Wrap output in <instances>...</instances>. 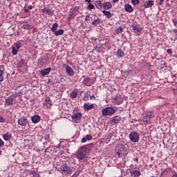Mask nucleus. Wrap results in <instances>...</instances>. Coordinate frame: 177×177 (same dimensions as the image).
<instances>
[{"label": "nucleus", "mask_w": 177, "mask_h": 177, "mask_svg": "<svg viewBox=\"0 0 177 177\" xmlns=\"http://www.w3.org/2000/svg\"><path fill=\"white\" fill-rule=\"evenodd\" d=\"M93 146V143L88 144L87 145H84L81 147L77 151L75 156L76 158L78 160H84L85 157L88 154V151H91L92 150L91 147Z\"/></svg>", "instance_id": "obj_1"}, {"label": "nucleus", "mask_w": 177, "mask_h": 177, "mask_svg": "<svg viewBox=\"0 0 177 177\" xmlns=\"http://www.w3.org/2000/svg\"><path fill=\"white\" fill-rule=\"evenodd\" d=\"M115 153L118 156V158H121L124 156H127V147L124 145L119 144L115 147Z\"/></svg>", "instance_id": "obj_2"}, {"label": "nucleus", "mask_w": 177, "mask_h": 177, "mask_svg": "<svg viewBox=\"0 0 177 177\" xmlns=\"http://www.w3.org/2000/svg\"><path fill=\"white\" fill-rule=\"evenodd\" d=\"M60 170L63 174H71L73 172V167L70 166L66 162H63L61 165Z\"/></svg>", "instance_id": "obj_3"}, {"label": "nucleus", "mask_w": 177, "mask_h": 177, "mask_svg": "<svg viewBox=\"0 0 177 177\" xmlns=\"http://www.w3.org/2000/svg\"><path fill=\"white\" fill-rule=\"evenodd\" d=\"M115 111V109L111 106H108L102 110V115L104 117H106V115H113V114H114Z\"/></svg>", "instance_id": "obj_4"}, {"label": "nucleus", "mask_w": 177, "mask_h": 177, "mask_svg": "<svg viewBox=\"0 0 177 177\" xmlns=\"http://www.w3.org/2000/svg\"><path fill=\"white\" fill-rule=\"evenodd\" d=\"M129 138L131 142H133V143H138V142H139V139L140 138L139 137V133H138L136 131L131 132L129 134Z\"/></svg>", "instance_id": "obj_5"}, {"label": "nucleus", "mask_w": 177, "mask_h": 177, "mask_svg": "<svg viewBox=\"0 0 177 177\" xmlns=\"http://www.w3.org/2000/svg\"><path fill=\"white\" fill-rule=\"evenodd\" d=\"M82 117V113L80 112L75 113L71 115L72 122H75L76 124L81 121Z\"/></svg>", "instance_id": "obj_6"}, {"label": "nucleus", "mask_w": 177, "mask_h": 177, "mask_svg": "<svg viewBox=\"0 0 177 177\" xmlns=\"http://www.w3.org/2000/svg\"><path fill=\"white\" fill-rule=\"evenodd\" d=\"M151 118H154V113L148 111L142 118L143 122H149Z\"/></svg>", "instance_id": "obj_7"}, {"label": "nucleus", "mask_w": 177, "mask_h": 177, "mask_svg": "<svg viewBox=\"0 0 177 177\" xmlns=\"http://www.w3.org/2000/svg\"><path fill=\"white\" fill-rule=\"evenodd\" d=\"M18 124L21 126V127H27V125H29L30 124V121L28 120V119L26 117H21L19 119H18Z\"/></svg>", "instance_id": "obj_8"}, {"label": "nucleus", "mask_w": 177, "mask_h": 177, "mask_svg": "<svg viewBox=\"0 0 177 177\" xmlns=\"http://www.w3.org/2000/svg\"><path fill=\"white\" fill-rule=\"evenodd\" d=\"M82 77L84 78L83 80V84L84 85H86V86H91V85H92V83L95 82L94 78L88 77L85 75H83Z\"/></svg>", "instance_id": "obj_9"}, {"label": "nucleus", "mask_w": 177, "mask_h": 177, "mask_svg": "<svg viewBox=\"0 0 177 177\" xmlns=\"http://www.w3.org/2000/svg\"><path fill=\"white\" fill-rule=\"evenodd\" d=\"M63 67H65L66 68V73L68 74V75H74V70H73V68L70 67L68 65L64 64Z\"/></svg>", "instance_id": "obj_10"}, {"label": "nucleus", "mask_w": 177, "mask_h": 177, "mask_svg": "<svg viewBox=\"0 0 177 177\" xmlns=\"http://www.w3.org/2000/svg\"><path fill=\"white\" fill-rule=\"evenodd\" d=\"M122 120V118H121V116L115 115L111 118V122H112V124H120Z\"/></svg>", "instance_id": "obj_11"}, {"label": "nucleus", "mask_w": 177, "mask_h": 177, "mask_svg": "<svg viewBox=\"0 0 177 177\" xmlns=\"http://www.w3.org/2000/svg\"><path fill=\"white\" fill-rule=\"evenodd\" d=\"M15 102V97L9 96L7 99L5 100V106H12Z\"/></svg>", "instance_id": "obj_12"}, {"label": "nucleus", "mask_w": 177, "mask_h": 177, "mask_svg": "<svg viewBox=\"0 0 177 177\" xmlns=\"http://www.w3.org/2000/svg\"><path fill=\"white\" fill-rule=\"evenodd\" d=\"M102 8L104 9V10H109L113 8V6L110 1H104L102 3Z\"/></svg>", "instance_id": "obj_13"}, {"label": "nucleus", "mask_w": 177, "mask_h": 177, "mask_svg": "<svg viewBox=\"0 0 177 177\" xmlns=\"http://www.w3.org/2000/svg\"><path fill=\"white\" fill-rule=\"evenodd\" d=\"M42 13H45L46 15H50V16H53L55 15V12L46 7L44 8L41 9Z\"/></svg>", "instance_id": "obj_14"}, {"label": "nucleus", "mask_w": 177, "mask_h": 177, "mask_svg": "<svg viewBox=\"0 0 177 177\" xmlns=\"http://www.w3.org/2000/svg\"><path fill=\"white\" fill-rule=\"evenodd\" d=\"M31 120H32V122H33V124H38V122H39V121H41V116L39 115H35L31 117Z\"/></svg>", "instance_id": "obj_15"}, {"label": "nucleus", "mask_w": 177, "mask_h": 177, "mask_svg": "<svg viewBox=\"0 0 177 177\" xmlns=\"http://www.w3.org/2000/svg\"><path fill=\"white\" fill-rule=\"evenodd\" d=\"M51 71H52V68H44V69L41 70L40 71V74L43 77H45V75H48V74H49V73H50Z\"/></svg>", "instance_id": "obj_16"}, {"label": "nucleus", "mask_w": 177, "mask_h": 177, "mask_svg": "<svg viewBox=\"0 0 177 177\" xmlns=\"http://www.w3.org/2000/svg\"><path fill=\"white\" fill-rule=\"evenodd\" d=\"M125 12H129V13H132L133 12V7L129 3L124 5Z\"/></svg>", "instance_id": "obj_17"}, {"label": "nucleus", "mask_w": 177, "mask_h": 177, "mask_svg": "<svg viewBox=\"0 0 177 177\" xmlns=\"http://www.w3.org/2000/svg\"><path fill=\"white\" fill-rule=\"evenodd\" d=\"M144 6L145 8H151V6H154V1L153 0H149L148 1H145L144 3Z\"/></svg>", "instance_id": "obj_18"}, {"label": "nucleus", "mask_w": 177, "mask_h": 177, "mask_svg": "<svg viewBox=\"0 0 177 177\" xmlns=\"http://www.w3.org/2000/svg\"><path fill=\"white\" fill-rule=\"evenodd\" d=\"M5 73V66L3 65L0 66V82L3 81V73Z\"/></svg>", "instance_id": "obj_19"}, {"label": "nucleus", "mask_w": 177, "mask_h": 177, "mask_svg": "<svg viewBox=\"0 0 177 177\" xmlns=\"http://www.w3.org/2000/svg\"><path fill=\"white\" fill-rule=\"evenodd\" d=\"M39 63L41 66H45V64L49 63V59L47 57H44L39 59Z\"/></svg>", "instance_id": "obj_20"}, {"label": "nucleus", "mask_w": 177, "mask_h": 177, "mask_svg": "<svg viewBox=\"0 0 177 177\" xmlns=\"http://www.w3.org/2000/svg\"><path fill=\"white\" fill-rule=\"evenodd\" d=\"M131 28L134 32H142V28L138 25H132Z\"/></svg>", "instance_id": "obj_21"}, {"label": "nucleus", "mask_w": 177, "mask_h": 177, "mask_svg": "<svg viewBox=\"0 0 177 177\" xmlns=\"http://www.w3.org/2000/svg\"><path fill=\"white\" fill-rule=\"evenodd\" d=\"M95 105H93V104H84V109L85 110V111H89V110H92V109H94Z\"/></svg>", "instance_id": "obj_22"}, {"label": "nucleus", "mask_w": 177, "mask_h": 177, "mask_svg": "<svg viewBox=\"0 0 177 177\" xmlns=\"http://www.w3.org/2000/svg\"><path fill=\"white\" fill-rule=\"evenodd\" d=\"M26 66V60L21 59L17 64V68H21V67H24Z\"/></svg>", "instance_id": "obj_23"}, {"label": "nucleus", "mask_w": 177, "mask_h": 177, "mask_svg": "<svg viewBox=\"0 0 177 177\" xmlns=\"http://www.w3.org/2000/svg\"><path fill=\"white\" fill-rule=\"evenodd\" d=\"M116 56H117L118 59H121V58L124 57V56H125V53H124V51H122V50H118L116 52Z\"/></svg>", "instance_id": "obj_24"}, {"label": "nucleus", "mask_w": 177, "mask_h": 177, "mask_svg": "<svg viewBox=\"0 0 177 177\" xmlns=\"http://www.w3.org/2000/svg\"><path fill=\"white\" fill-rule=\"evenodd\" d=\"M102 12L106 16V19H111V17H113V14H111V12L110 11H106L103 10Z\"/></svg>", "instance_id": "obj_25"}, {"label": "nucleus", "mask_w": 177, "mask_h": 177, "mask_svg": "<svg viewBox=\"0 0 177 177\" xmlns=\"http://www.w3.org/2000/svg\"><path fill=\"white\" fill-rule=\"evenodd\" d=\"M102 21V19L100 18H97L96 19H94L92 22L91 24L93 26H95V27H97L99 24H100V22Z\"/></svg>", "instance_id": "obj_26"}, {"label": "nucleus", "mask_w": 177, "mask_h": 177, "mask_svg": "<svg viewBox=\"0 0 177 177\" xmlns=\"http://www.w3.org/2000/svg\"><path fill=\"white\" fill-rule=\"evenodd\" d=\"M103 7V3H102V1L98 0L95 2V8L99 9V10H102V8Z\"/></svg>", "instance_id": "obj_27"}, {"label": "nucleus", "mask_w": 177, "mask_h": 177, "mask_svg": "<svg viewBox=\"0 0 177 177\" xmlns=\"http://www.w3.org/2000/svg\"><path fill=\"white\" fill-rule=\"evenodd\" d=\"M63 34H64V29H59L58 30L54 32V35H56V37H58V35H63Z\"/></svg>", "instance_id": "obj_28"}, {"label": "nucleus", "mask_w": 177, "mask_h": 177, "mask_svg": "<svg viewBox=\"0 0 177 177\" xmlns=\"http://www.w3.org/2000/svg\"><path fill=\"white\" fill-rule=\"evenodd\" d=\"M46 104L47 107H50L52 106V102L50 101V98L49 97H46Z\"/></svg>", "instance_id": "obj_29"}, {"label": "nucleus", "mask_w": 177, "mask_h": 177, "mask_svg": "<svg viewBox=\"0 0 177 177\" xmlns=\"http://www.w3.org/2000/svg\"><path fill=\"white\" fill-rule=\"evenodd\" d=\"M3 138L6 141L10 140V138H12V135L9 133H6L3 136Z\"/></svg>", "instance_id": "obj_30"}, {"label": "nucleus", "mask_w": 177, "mask_h": 177, "mask_svg": "<svg viewBox=\"0 0 177 177\" xmlns=\"http://www.w3.org/2000/svg\"><path fill=\"white\" fill-rule=\"evenodd\" d=\"M58 26H59V25L57 24V23L53 24V26H52V28H51V31H52L53 32H56L57 30Z\"/></svg>", "instance_id": "obj_31"}, {"label": "nucleus", "mask_w": 177, "mask_h": 177, "mask_svg": "<svg viewBox=\"0 0 177 177\" xmlns=\"http://www.w3.org/2000/svg\"><path fill=\"white\" fill-rule=\"evenodd\" d=\"M78 96V93L76 91H72L71 93V97L72 99H75V97H77Z\"/></svg>", "instance_id": "obj_32"}, {"label": "nucleus", "mask_w": 177, "mask_h": 177, "mask_svg": "<svg viewBox=\"0 0 177 177\" xmlns=\"http://www.w3.org/2000/svg\"><path fill=\"white\" fill-rule=\"evenodd\" d=\"M131 174L136 177L140 176V171L138 170L133 171Z\"/></svg>", "instance_id": "obj_33"}, {"label": "nucleus", "mask_w": 177, "mask_h": 177, "mask_svg": "<svg viewBox=\"0 0 177 177\" xmlns=\"http://www.w3.org/2000/svg\"><path fill=\"white\" fill-rule=\"evenodd\" d=\"M123 28H122V27H118L116 30H115V33L116 34H121V32H122V31H123Z\"/></svg>", "instance_id": "obj_34"}, {"label": "nucleus", "mask_w": 177, "mask_h": 177, "mask_svg": "<svg viewBox=\"0 0 177 177\" xmlns=\"http://www.w3.org/2000/svg\"><path fill=\"white\" fill-rule=\"evenodd\" d=\"M23 28H24V30H30L31 25L24 24V25H23Z\"/></svg>", "instance_id": "obj_35"}, {"label": "nucleus", "mask_w": 177, "mask_h": 177, "mask_svg": "<svg viewBox=\"0 0 177 177\" xmlns=\"http://www.w3.org/2000/svg\"><path fill=\"white\" fill-rule=\"evenodd\" d=\"M17 48L16 49V48L12 47V54L14 55L15 56H16V55H17Z\"/></svg>", "instance_id": "obj_36"}, {"label": "nucleus", "mask_w": 177, "mask_h": 177, "mask_svg": "<svg viewBox=\"0 0 177 177\" xmlns=\"http://www.w3.org/2000/svg\"><path fill=\"white\" fill-rule=\"evenodd\" d=\"M44 139L46 142H49L50 140V134H46L44 136Z\"/></svg>", "instance_id": "obj_37"}, {"label": "nucleus", "mask_w": 177, "mask_h": 177, "mask_svg": "<svg viewBox=\"0 0 177 177\" xmlns=\"http://www.w3.org/2000/svg\"><path fill=\"white\" fill-rule=\"evenodd\" d=\"M87 9H89L90 10H92V9H95V6L93 4L88 3V5L87 6Z\"/></svg>", "instance_id": "obj_38"}, {"label": "nucleus", "mask_w": 177, "mask_h": 177, "mask_svg": "<svg viewBox=\"0 0 177 177\" xmlns=\"http://www.w3.org/2000/svg\"><path fill=\"white\" fill-rule=\"evenodd\" d=\"M74 17H75V14L74 13H72V14H70L69 16H68V20H73V19H74Z\"/></svg>", "instance_id": "obj_39"}, {"label": "nucleus", "mask_w": 177, "mask_h": 177, "mask_svg": "<svg viewBox=\"0 0 177 177\" xmlns=\"http://www.w3.org/2000/svg\"><path fill=\"white\" fill-rule=\"evenodd\" d=\"M15 46L17 49H20L21 48V43H16Z\"/></svg>", "instance_id": "obj_40"}, {"label": "nucleus", "mask_w": 177, "mask_h": 177, "mask_svg": "<svg viewBox=\"0 0 177 177\" xmlns=\"http://www.w3.org/2000/svg\"><path fill=\"white\" fill-rule=\"evenodd\" d=\"M131 3L133 5H138L139 4V0H131Z\"/></svg>", "instance_id": "obj_41"}, {"label": "nucleus", "mask_w": 177, "mask_h": 177, "mask_svg": "<svg viewBox=\"0 0 177 177\" xmlns=\"http://www.w3.org/2000/svg\"><path fill=\"white\" fill-rule=\"evenodd\" d=\"M172 21H173V23H174V26L175 27H177V19H176V18L173 19H172Z\"/></svg>", "instance_id": "obj_42"}, {"label": "nucleus", "mask_w": 177, "mask_h": 177, "mask_svg": "<svg viewBox=\"0 0 177 177\" xmlns=\"http://www.w3.org/2000/svg\"><path fill=\"white\" fill-rule=\"evenodd\" d=\"M86 140H92V136L91 135H86Z\"/></svg>", "instance_id": "obj_43"}, {"label": "nucleus", "mask_w": 177, "mask_h": 177, "mask_svg": "<svg viewBox=\"0 0 177 177\" xmlns=\"http://www.w3.org/2000/svg\"><path fill=\"white\" fill-rule=\"evenodd\" d=\"M91 21V16L86 15V17H85V21Z\"/></svg>", "instance_id": "obj_44"}, {"label": "nucleus", "mask_w": 177, "mask_h": 177, "mask_svg": "<svg viewBox=\"0 0 177 177\" xmlns=\"http://www.w3.org/2000/svg\"><path fill=\"white\" fill-rule=\"evenodd\" d=\"M52 151V149H50V147H48L45 149V153H50Z\"/></svg>", "instance_id": "obj_45"}, {"label": "nucleus", "mask_w": 177, "mask_h": 177, "mask_svg": "<svg viewBox=\"0 0 177 177\" xmlns=\"http://www.w3.org/2000/svg\"><path fill=\"white\" fill-rule=\"evenodd\" d=\"M33 177H39V174L38 173H36L35 171H32Z\"/></svg>", "instance_id": "obj_46"}, {"label": "nucleus", "mask_w": 177, "mask_h": 177, "mask_svg": "<svg viewBox=\"0 0 177 177\" xmlns=\"http://www.w3.org/2000/svg\"><path fill=\"white\" fill-rule=\"evenodd\" d=\"M173 32H174L175 35V39H177V29H174Z\"/></svg>", "instance_id": "obj_47"}, {"label": "nucleus", "mask_w": 177, "mask_h": 177, "mask_svg": "<svg viewBox=\"0 0 177 177\" xmlns=\"http://www.w3.org/2000/svg\"><path fill=\"white\" fill-rule=\"evenodd\" d=\"M3 145H5V143L2 141V140L0 138V147H3Z\"/></svg>", "instance_id": "obj_48"}, {"label": "nucleus", "mask_w": 177, "mask_h": 177, "mask_svg": "<svg viewBox=\"0 0 177 177\" xmlns=\"http://www.w3.org/2000/svg\"><path fill=\"white\" fill-rule=\"evenodd\" d=\"M80 175V172L76 171L73 175V177H77Z\"/></svg>", "instance_id": "obj_49"}, {"label": "nucleus", "mask_w": 177, "mask_h": 177, "mask_svg": "<svg viewBox=\"0 0 177 177\" xmlns=\"http://www.w3.org/2000/svg\"><path fill=\"white\" fill-rule=\"evenodd\" d=\"M167 53H168V55H172V50H171V49H167Z\"/></svg>", "instance_id": "obj_50"}, {"label": "nucleus", "mask_w": 177, "mask_h": 177, "mask_svg": "<svg viewBox=\"0 0 177 177\" xmlns=\"http://www.w3.org/2000/svg\"><path fill=\"white\" fill-rule=\"evenodd\" d=\"M0 122H5V119L3 118V117L0 115Z\"/></svg>", "instance_id": "obj_51"}, {"label": "nucleus", "mask_w": 177, "mask_h": 177, "mask_svg": "<svg viewBox=\"0 0 177 177\" xmlns=\"http://www.w3.org/2000/svg\"><path fill=\"white\" fill-rule=\"evenodd\" d=\"M164 3V0H159L158 5L161 6Z\"/></svg>", "instance_id": "obj_52"}, {"label": "nucleus", "mask_w": 177, "mask_h": 177, "mask_svg": "<svg viewBox=\"0 0 177 177\" xmlns=\"http://www.w3.org/2000/svg\"><path fill=\"white\" fill-rule=\"evenodd\" d=\"M86 140H86V137H85V138H83L82 139V143L86 142Z\"/></svg>", "instance_id": "obj_53"}, {"label": "nucleus", "mask_w": 177, "mask_h": 177, "mask_svg": "<svg viewBox=\"0 0 177 177\" xmlns=\"http://www.w3.org/2000/svg\"><path fill=\"white\" fill-rule=\"evenodd\" d=\"M173 172H174V174L171 176V177H177V173H176V171H173Z\"/></svg>", "instance_id": "obj_54"}, {"label": "nucleus", "mask_w": 177, "mask_h": 177, "mask_svg": "<svg viewBox=\"0 0 177 177\" xmlns=\"http://www.w3.org/2000/svg\"><path fill=\"white\" fill-rule=\"evenodd\" d=\"M33 8H34V7H33L32 5H30V6H28V9L29 10H32Z\"/></svg>", "instance_id": "obj_55"}, {"label": "nucleus", "mask_w": 177, "mask_h": 177, "mask_svg": "<svg viewBox=\"0 0 177 177\" xmlns=\"http://www.w3.org/2000/svg\"><path fill=\"white\" fill-rule=\"evenodd\" d=\"M88 96H85V97H83V100H84V102H86V100H88Z\"/></svg>", "instance_id": "obj_56"}, {"label": "nucleus", "mask_w": 177, "mask_h": 177, "mask_svg": "<svg viewBox=\"0 0 177 177\" xmlns=\"http://www.w3.org/2000/svg\"><path fill=\"white\" fill-rule=\"evenodd\" d=\"M133 161H136V162H139V158H133Z\"/></svg>", "instance_id": "obj_57"}, {"label": "nucleus", "mask_w": 177, "mask_h": 177, "mask_svg": "<svg viewBox=\"0 0 177 177\" xmlns=\"http://www.w3.org/2000/svg\"><path fill=\"white\" fill-rule=\"evenodd\" d=\"M25 13H28L30 12V10L28 8H26L24 10Z\"/></svg>", "instance_id": "obj_58"}, {"label": "nucleus", "mask_w": 177, "mask_h": 177, "mask_svg": "<svg viewBox=\"0 0 177 177\" xmlns=\"http://www.w3.org/2000/svg\"><path fill=\"white\" fill-rule=\"evenodd\" d=\"M90 99H91V100H93V99H95V96H94V95L90 96Z\"/></svg>", "instance_id": "obj_59"}, {"label": "nucleus", "mask_w": 177, "mask_h": 177, "mask_svg": "<svg viewBox=\"0 0 177 177\" xmlns=\"http://www.w3.org/2000/svg\"><path fill=\"white\" fill-rule=\"evenodd\" d=\"M120 0H113V3H117V2H119Z\"/></svg>", "instance_id": "obj_60"}, {"label": "nucleus", "mask_w": 177, "mask_h": 177, "mask_svg": "<svg viewBox=\"0 0 177 177\" xmlns=\"http://www.w3.org/2000/svg\"><path fill=\"white\" fill-rule=\"evenodd\" d=\"M47 84H50V85H53V82H48Z\"/></svg>", "instance_id": "obj_61"}, {"label": "nucleus", "mask_w": 177, "mask_h": 177, "mask_svg": "<svg viewBox=\"0 0 177 177\" xmlns=\"http://www.w3.org/2000/svg\"><path fill=\"white\" fill-rule=\"evenodd\" d=\"M86 2H88V3H91V0H85Z\"/></svg>", "instance_id": "obj_62"}, {"label": "nucleus", "mask_w": 177, "mask_h": 177, "mask_svg": "<svg viewBox=\"0 0 177 177\" xmlns=\"http://www.w3.org/2000/svg\"><path fill=\"white\" fill-rule=\"evenodd\" d=\"M121 103H122V101H119L117 102V104H121Z\"/></svg>", "instance_id": "obj_63"}, {"label": "nucleus", "mask_w": 177, "mask_h": 177, "mask_svg": "<svg viewBox=\"0 0 177 177\" xmlns=\"http://www.w3.org/2000/svg\"><path fill=\"white\" fill-rule=\"evenodd\" d=\"M151 177H158V176H151Z\"/></svg>", "instance_id": "obj_64"}]
</instances>
